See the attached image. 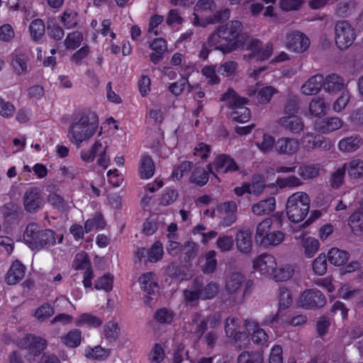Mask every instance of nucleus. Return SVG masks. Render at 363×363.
<instances>
[{"label":"nucleus","instance_id":"bb28decb","mask_svg":"<svg viewBox=\"0 0 363 363\" xmlns=\"http://www.w3.org/2000/svg\"><path fill=\"white\" fill-rule=\"evenodd\" d=\"M200 286V296L202 300H208L213 298L218 293V285L216 282L211 281L206 286H203L202 279L199 277Z\"/></svg>","mask_w":363,"mask_h":363},{"label":"nucleus","instance_id":"49530a36","mask_svg":"<svg viewBox=\"0 0 363 363\" xmlns=\"http://www.w3.org/2000/svg\"><path fill=\"white\" fill-rule=\"evenodd\" d=\"M299 110V99L296 96H289L284 112L287 116H296Z\"/></svg>","mask_w":363,"mask_h":363},{"label":"nucleus","instance_id":"5701e85b","mask_svg":"<svg viewBox=\"0 0 363 363\" xmlns=\"http://www.w3.org/2000/svg\"><path fill=\"white\" fill-rule=\"evenodd\" d=\"M275 206V199L274 197H269L253 204L252 211L256 216H263L274 211Z\"/></svg>","mask_w":363,"mask_h":363},{"label":"nucleus","instance_id":"5fc2aeb1","mask_svg":"<svg viewBox=\"0 0 363 363\" xmlns=\"http://www.w3.org/2000/svg\"><path fill=\"white\" fill-rule=\"evenodd\" d=\"M279 309H286L291 305L293 298L290 291L287 288L281 287L279 289Z\"/></svg>","mask_w":363,"mask_h":363},{"label":"nucleus","instance_id":"de8ad7c7","mask_svg":"<svg viewBox=\"0 0 363 363\" xmlns=\"http://www.w3.org/2000/svg\"><path fill=\"white\" fill-rule=\"evenodd\" d=\"M163 247L160 242H155L147 250V259L150 262H157L162 258Z\"/></svg>","mask_w":363,"mask_h":363},{"label":"nucleus","instance_id":"4468645a","mask_svg":"<svg viewBox=\"0 0 363 363\" xmlns=\"http://www.w3.org/2000/svg\"><path fill=\"white\" fill-rule=\"evenodd\" d=\"M278 124L286 131L293 134L300 133L304 128L303 120L296 116H286L277 121Z\"/></svg>","mask_w":363,"mask_h":363},{"label":"nucleus","instance_id":"dca6fc26","mask_svg":"<svg viewBox=\"0 0 363 363\" xmlns=\"http://www.w3.org/2000/svg\"><path fill=\"white\" fill-rule=\"evenodd\" d=\"M26 267L19 261L13 262L6 275V281L9 285L19 282L25 276Z\"/></svg>","mask_w":363,"mask_h":363},{"label":"nucleus","instance_id":"a878e982","mask_svg":"<svg viewBox=\"0 0 363 363\" xmlns=\"http://www.w3.org/2000/svg\"><path fill=\"white\" fill-rule=\"evenodd\" d=\"M349 257L350 255L347 251L337 248L330 249L327 256L328 261L335 266L345 264L347 262Z\"/></svg>","mask_w":363,"mask_h":363},{"label":"nucleus","instance_id":"09e8293b","mask_svg":"<svg viewBox=\"0 0 363 363\" xmlns=\"http://www.w3.org/2000/svg\"><path fill=\"white\" fill-rule=\"evenodd\" d=\"M327 257L320 254L313 262V270L317 275L323 276L327 272Z\"/></svg>","mask_w":363,"mask_h":363},{"label":"nucleus","instance_id":"79ce46f5","mask_svg":"<svg viewBox=\"0 0 363 363\" xmlns=\"http://www.w3.org/2000/svg\"><path fill=\"white\" fill-rule=\"evenodd\" d=\"M101 147V143L99 140L96 141L91 149L82 150L80 153L81 159L86 162H92Z\"/></svg>","mask_w":363,"mask_h":363},{"label":"nucleus","instance_id":"c756f323","mask_svg":"<svg viewBox=\"0 0 363 363\" xmlns=\"http://www.w3.org/2000/svg\"><path fill=\"white\" fill-rule=\"evenodd\" d=\"M155 172V164L150 156H145L140 160V175L142 179L150 178Z\"/></svg>","mask_w":363,"mask_h":363},{"label":"nucleus","instance_id":"f8f14e48","mask_svg":"<svg viewBox=\"0 0 363 363\" xmlns=\"http://www.w3.org/2000/svg\"><path fill=\"white\" fill-rule=\"evenodd\" d=\"M43 204V198L40 189L30 187L28 189L23 195V205L28 213L36 212Z\"/></svg>","mask_w":363,"mask_h":363},{"label":"nucleus","instance_id":"c9c22d12","mask_svg":"<svg viewBox=\"0 0 363 363\" xmlns=\"http://www.w3.org/2000/svg\"><path fill=\"white\" fill-rule=\"evenodd\" d=\"M29 30L33 40L37 41L41 38L45 34V24L43 20H33L29 26Z\"/></svg>","mask_w":363,"mask_h":363},{"label":"nucleus","instance_id":"2f4dec72","mask_svg":"<svg viewBox=\"0 0 363 363\" xmlns=\"http://www.w3.org/2000/svg\"><path fill=\"white\" fill-rule=\"evenodd\" d=\"M328 108L323 99L314 97L309 104V111L311 114L315 117H320L325 114L326 109Z\"/></svg>","mask_w":363,"mask_h":363},{"label":"nucleus","instance_id":"4d7b16f0","mask_svg":"<svg viewBox=\"0 0 363 363\" xmlns=\"http://www.w3.org/2000/svg\"><path fill=\"white\" fill-rule=\"evenodd\" d=\"M82 324H87L90 326L98 327L102 324V320L89 313H83L76 320V325L79 326Z\"/></svg>","mask_w":363,"mask_h":363},{"label":"nucleus","instance_id":"393cba45","mask_svg":"<svg viewBox=\"0 0 363 363\" xmlns=\"http://www.w3.org/2000/svg\"><path fill=\"white\" fill-rule=\"evenodd\" d=\"M245 325L248 332L252 330L251 340L254 343L257 345H263L267 342L268 335L262 328H257V330H255L256 325L254 321L251 320H245Z\"/></svg>","mask_w":363,"mask_h":363},{"label":"nucleus","instance_id":"338daca9","mask_svg":"<svg viewBox=\"0 0 363 363\" xmlns=\"http://www.w3.org/2000/svg\"><path fill=\"white\" fill-rule=\"evenodd\" d=\"M181 251L185 255V259H190L197 255L198 245L192 241H187L181 246Z\"/></svg>","mask_w":363,"mask_h":363},{"label":"nucleus","instance_id":"f257e3e1","mask_svg":"<svg viewBox=\"0 0 363 363\" xmlns=\"http://www.w3.org/2000/svg\"><path fill=\"white\" fill-rule=\"evenodd\" d=\"M246 34L239 21H231L218 26L208 38V44L223 53H230L245 48Z\"/></svg>","mask_w":363,"mask_h":363},{"label":"nucleus","instance_id":"58836bf2","mask_svg":"<svg viewBox=\"0 0 363 363\" xmlns=\"http://www.w3.org/2000/svg\"><path fill=\"white\" fill-rule=\"evenodd\" d=\"M110 354L109 349H104L101 346H96L94 348H89L85 351V355L87 358L104 360Z\"/></svg>","mask_w":363,"mask_h":363},{"label":"nucleus","instance_id":"603ef678","mask_svg":"<svg viewBox=\"0 0 363 363\" xmlns=\"http://www.w3.org/2000/svg\"><path fill=\"white\" fill-rule=\"evenodd\" d=\"M230 11L228 9L217 11L213 16L206 18V22H204L203 26L215 24L220 21H226L230 18Z\"/></svg>","mask_w":363,"mask_h":363},{"label":"nucleus","instance_id":"e2e57ef3","mask_svg":"<svg viewBox=\"0 0 363 363\" xmlns=\"http://www.w3.org/2000/svg\"><path fill=\"white\" fill-rule=\"evenodd\" d=\"M238 68V63L235 61H228L220 65L217 72L223 77H230L233 74Z\"/></svg>","mask_w":363,"mask_h":363},{"label":"nucleus","instance_id":"a211bd4d","mask_svg":"<svg viewBox=\"0 0 363 363\" xmlns=\"http://www.w3.org/2000/svg\"><path fill=\"white\" fill-rule=\"evenodd\" d=\"M323 89L325 91L333 94L341 91L345 87V82L342 77L337 74H330L323 78Z\"/></svg>","mask_w":363,"mask_h":363},{"label":"nucleus","instance_id":"9b49d317","mask_svg":"<svg viewBox=\"0 0 363 363\" xmlns=\"http://www.w3.org/2000/svg\"><path fill=\"white\" fill-rule=\"evenodd\" d=\"M286 45L295 52L302 53L308 48L310 40L303 33L295 30L286 35Z\"/></svg>","mask_w":363,"mask_h":363},{"label":"nucleus","instance_id":"052dcab7","mask_svg":"<svg viewBox=\"0 0 363 363\" xmlns=\"http://www.w3.org/2000/svg\"><path fill=\"white\" fill-rule=\"evenodd\" d=\"M77 12L65 11L61 17V21L65 28L69 29L77 26Z\"/></svg>","mask_w":363,"mask_h":363},{"label":"nucleus","instance_id":"f704fd0d","mask_svg":"<svg viewBox=\"0 0 363 363\" xmlns=\"http://www.w3.org/2000/svg\"><path fill=\"white\" fill-rule=\"evenodd\" d=\"M272 223V222L270 218H266L258 224L255 238V242L259 245L268 234Z\"/></svg>","mask_w":363,"mask_h":363},{"label":"nucleus","instance_id":"a18cd8bd","mask_svg":"<svg viewBox=\"0 0 363 363\" xmlns=\"http://www.w3.org/2000/svg\"><path fill=\"white\" fill-rule=\"evenodd\" d=\"M191 181L199 186H203L208 181V173L203 168L196 167L191 174Z\"/></svg>","mask_w":363,"mask_h":363},{"label":"nucleus","instance_id":"c03bdc74","mask_svg":"<svg viewBox=\"0 0 363 363\" xmlns=\"http://www.w3.org/2000/svg\"><path fill=\"white\" fill-rule=\"evenodd\" d=\"M284 235L281 231L277 230L272 233L269 232L260 245L264 247H267L269 245L275 246L280 244L284 240Z\"/></svg>","mask_w":363,"mask_h":363},{"label":"nucleus","instance_id":"b1692460","mask_svg":"<svg viewBox=\"0 0 363 363\" xmlns=\"http://www.w3.org/2000/svg\"><path fill=\"white\" fill-rule=\"evenodd\" d=\"M236 245L238 250L248 253L252 250V234L249 230H240L236 235Z\"/></svg>","mask_w":363,"mask_h":363},{"label":"nucleus","instance_id":"2eb2a0df","mask_svg":"<svg viewBox=\"0 0 363 363\" xmlns=\"http://www.w3.org/2000/svg\"><path fill=\"white\" fill-rule=\"evenodd\" d=\"M298 150V143L296 139L280 138L276 141L275 152L279 155H292Z\"/></svg>","mask_w":363,"mask_h":363},{"label":"nucleus","instance_id":"e433bc0d","mask_svg":"<svg viewBox=\"0 0 363 363\" xmlns=\"http://www.w3.org/2000/svg\"><path fill=\"white\" fill-rule=\"evenodd\" d=\"M104 332L106 339L112 342L118 338L120 328L117 323L109 321L104 326Z\"/></svg>","mask_w":363,"mask_h":363},{"label":"nucleus","instance_id":"8fccbe9b","mask_svg":"<svg viewBox=\"0 0 363 363\" xmlns=\"http://www.w3.org/2000/svg\"><path fill=\"white\" fill-rule=\"evenodd\" d=\"M106 222L101 214H96L94 218L88 219L84 225L86 233H89L93 229H102L105 227Z\"/></svg>","mask_w":363,"mask_h":363},{"label":"nucleus","instance_id":"c85d7f7f","mask_svg":"<svg viewBox=\"0 0 363 363\" xmlns=\"http://www.w3.org/2000/svg\"><path fill=\"white\" fill-rule=\"evenodd\" d=\"M199 284V277H196L193 280L191 285L188 289L183 291L185 301L192 303L197 301L199 299H201L199 291L200 286Z\"/></svg>","mask_w":363,"mask_h":363},{"label":"nucleus","instance_id":"f03ea898","mask_svg":"<svg viewBox=\"0 0 363 363\" xmlns=\"http://www.w3.org/2000/svg\"><path fill=\"white\" fill-rule=\"evenodd\" d=\"M99 125L97 115L89 110H82L72 115V123L68 129V137L77 147L90 139L96 133Z\"/></svg>","mask_w":363,"mask_h":363},{"label":"nucleus","instance_id":"6e6552de","mask_svg":"<svg viewBox=\"0 0 363 363\" xmlns=\"http://www.w3.org/2000/svg\"><path fill=\"white\" fill-rule=\"evenodd\" d=\"M300 306L306 309H318L326 303L323 293L316 289L305 290L299 298Z\"/></svg>","mask_w":363,"mask_h":363},{"label":"nucleus","instance_id":"cd10ccee","mask_svg":"<svg viewBox=\"0 0 363 363\" xmlns=\"http://www.w3.org/2000/svg\"><path fill=\"white\" fill-rule=\"evenodd\" d=\"M349 225L354 234H363V206L357 212L351 214L349 218Z\"/></svg>","mask_w":363,"mask_h":363},{"label":"nucleus","instance_id":"4c0bfd02","mask_svg":"<svg viewBox=\"0 0 363 363\" xmlns=\"http://www.w3.org/2000/svg\"><path fill=\"white\" fill-rule=\"evenodd\" d=\"M320 173V168L317 165L306 164L299 167L298 174L303 179H312L317 177Z\"/></svg>","mask_w":363,"mask_h":363},{"label":"nucleus","instance_id":"6e6d98bb","mask_svg":"<svg viewBox=\"0 0 363 363\" xmlns=\"http://www.w3.org/2000/svg\"><path fill=\"white\" fill-rule=\"evenodd\" d=\"M239 326V320L237 318H228L225 322V334L229 337L238 338L237 328Z\"/></svg>","mask_w":363,"mask_h":363},{"label":"nucleus","instance_id":"ea45409f","mask_svg":"<svg viewBox=\"0 0 363 363\" xmlns=\"http://www.w3.org/2000/svg\"><path fill=\"white\" fill-rule=\"evenodd\" d=\"M294 274V270L289 265L274 269V274L271 277L277 281H284L289 279Z\"/></svg>","mask_w":363,"mask_h":363},{"label":"nucleus","instance_id":"774afa93","mask_svg":"<svg viewBox=\"0 0 363 363\" xmlns=\"http://www.w3.org/2000/svg\"><path fill=\"white\" fill-rule=\"evenodd\" d=\"M234 240L232 236L223 235L217 240V246L221 252H228L233 249Z\"/></svg>","mask_w":363,"mask_h":363},{"label":"nucleus","instance_id":"72a5a7b5","mask_svg":"<svg viewBox=\"0 0 363 363\" xmlns=\"http://www.w3.org/2000/svg\"><path fill=\"white\" fill-rule=\"evenodd\" d=\"M62 340L67 346L73 348L77 347L81 343L82 333L78 329H72Z\"/></svg>","mask_w":363,"mask_h":363},{"label":"nucleus","instance_id":"7c9ffc66","mask_svg":"<svg viewBox=\"0 0 363 363\" xmlns=\"http://www.w3.org/2000/svg\"><path fill=\"white\" fill-rule=\"evenodd\" d=\"M362 144L359 136H351L342 139L339 142L340 150L345 152H353L357 150Z\"/></svg>","mask_w":363,"mask_h":363},{"label":"nucleus","instance_id":"bf43d9fd","mask_svg":"<svg viewBox=\"0 0 363 363\" xmlns=\"http://www.w3.org/2000/svg\"><path fill=\"white\" fill-rule=\"evenodd\" d=\"M346 167L347 164H343L332 174L330 182L333 188L337 189L342 184Z\"/></svg>","mask_w":363,"mask_h":363},{"label":"nucleus","instance_id":"1a4fd4ad","mask_svg":"<svg viewBox=\"0 0 363 363\" xmlns=\"http://www.w3.org/2000/svg\"><path fill=\"white\" fill-rule=\"evenodd\" d=\"M245 281L244 275L239 272H232L226 276L225 289L229 295H236V303H240L244 300V292L241 293Z\"/></svg>","mask_w":363,"mask_h":363},{"label":"nucleus","instance_id":"39448f33","mask_svg":"<svg viewBox=\"0 0 363 363\" xmlns=\"http://www.w3.org/2000/svg\"><path fill=\"white\" fill-rule=\"evenodd\" d=\"M221 100L228 101V106L233 109L231 117L235 122L243 123L250 119V111L244 106L248 102L247 99L239 96L233 89H229L223 94Z\"/></svg>","mask_w":363,"mask_h":363},{"label":"nucleus","instance_id":"423d86ee","mask_svg":"<svg viewBox=\"0 0 363 363\" xmlns=\"http://www.w3.org/2000/svg\"><path fill=\"white\" fill-rule=\"evenodd\" d=\"M335 44L340 50L348 48L355 39L351 24L345 20L338 21L335 26Z\"/></svg>","mask_w":363,"mask_h":363},{"label":"nucleus","instance_id":"69168bd1","mask_svg":"<svg viewBox=\"0 0 363 363\" xmlns=\"http://www.w3.org/2000/svg\"><path fill=\"white\" fill-rule=\"evenodd\" d=\"M53 314L54 310L50 304L45 303L37 308L35 313V316L38 320L43 321L52 316Z\"/></svg>","mask_w":363,"mask_h":363},{"label":"nucleus","instance_id":"f3484780","mask_svg":"<svg viewBox=\"0 0 363 363\" xmlns=\"http://www.w3.org/2000/svg\"><path fill=\"white\" fill-rule=\"evenodd\" d=\"M323 76L315 74L309 78L301 86L302 93L305 95H315L323 87Z\"/></svg>","mask_w":363,"mask_h":363},{"label":"nucleus","instance_id":"aec40b11","mask_svg":"<svg viewBox=\"0 0 363 363\" xmlns=\"http://www.w3.org/2000/svg\"><path fill=\"white\" fill-rule=\"evenodd\" d=\"M278 93V90L272 86H266L259 89L250 91V96H255L258 103L261 104H268L272 97Z\"/></svg>","mask_w":363,"mask_h":363},{"label":"nucleus","instance_id":"ddd939ff","mask_svg":"<svg viewBox=\"0 0 363 363\" xmlns=\"http://www.w3.org/2000/svg\"><path fill=\"white\" fill-rule=\"evenodd\" d=\"M253 267L262 274L271 277L272 274H274L277 262L272 255L262 254L254 262Z\"/></svg>","mask_w":363,"mask_h":363},{"label":"nucleus","instance_id":"0e129e2a","mask_svg":"<svg viewBox=\"0 0 363 363\" xmlns=\"http://www.w3.org/2000/svg\"><path fill=\"white\" fill-rule=\"evenodd\" d=\"M303 246L306 255L311 257L319 248V241L313 238H308L305 240Z\"/></svg>","mask_w":363,"mask_h":363},{"label":"nucleus","instance_id":"13d9d810","mask_svg":"<svg viewBox=\"0 0 363 363\" xmlns=\"http://www.w3.org/2000/svg\"><path fill=\"white\" fill-rule=\"evenodd\" d=\"M113 276L110 274H106L100 277L95 284V288L98 290L103 289L109 292L113 288Z\"/></svg>","mask_w":363,"mask_h":363},{"label":"nucleus","instance_id":"20e7f679","mask_svg":"<svg viewBox=\"0 0 363 363\" xmlns=\"http://www.w3.org/2000/svg\"><path fill=\"white\" fill-rule=\"evenodd\" d=\"M309 208L310 199L308 194L298 191L288 198L286 213L289 220L299 223L308 215Z\"/></svg>","mask_w":363,"mask_h":363},{"label":"nucleus","instance_id":"0eeeda50","mask_svg":"<svg viewBox=\"0 0 363 363\" xmlns=\"http://www.w3.org/2000/svg\"><path fill=\"white\" fill-rule=\"evenodd\" d=\"M245 46L247 50L252 51L247 55L249 59L256 57L257 61H264L269 59L272 55V44L267 43L263 46L262 41L257 38H250L246 35Z\"/></svg>","mask_w":363,"mask_h":363},{"label":"nucleus","instance_id":"680f3d73","mask_svg":"<svg viewBox=\"0 0 363 363\" xmlns=\"http://www.w3.org/2000/svg\"><path fill=\"white\" fill-rule=\"evenodd\" d=\"M256 144L261 151L267 152L272 150L273 148L275 149L276 141L272 136L268 134H264L262 140L257 142Z\"/></svg>","mask_w":363,"mask_h":363},{"label":"nucleus","instance_id":"3c124183","mask_svg":"<svg viewBox=\"0 0 363 363\" xmlns=\"http://www.w3.org/2000/svg\"><path fill=\"white\" fill-rule=\"evenodd\" d=\"M83 39V35L79 31L69 33L65 40V45L67 49L74 50L80 45Z\"/></svg>","mask_w":363,"mask_h":363},{"label":"nucleus","instance_id":"6ab92c4d","mask_svg":"<svg viewBox=\"0 0 363 363\" xmlns=\"http://www.w3.org/2000/svg\"><path fill=\"white\" fill-rule=\"evenodd\" d=\"M214 164L216 171L222 173H226L229 171L235 172L239 169L235 160L227 155L218 156L214 162Z\"/></svg>","mask_w":363,"mask_h":363},{"label":"nucleus","instance_id":"4be33fe9","mask_svg":"<svg viewBox=\"0 0 363 363\" xmlns=\"http://www.w3.org/2000/svg\"><path fill=\"white\" fill-rule=\"evenodd\" d=\"M142 290L148 295L154 294L157 289L158 286L155 279V274L153 272H146L143 274L138 279Z\"/></svg>","mask_w":363,"mask_h":363},{"label":"nucleus","instance_id":"a19ab883","mask_svg":"<svg viewBox=\"0 0 363 363\" xmlns=\"http://www.w3.org/2000/svg\"><path fill=\"white\" fill-rule=\"evenodd\" d=\"M238 363H263V357L257 352H242L238 357Z\"/></svg>","mask_w":363,"mask_h":363},{"label":"nucleus","instance_id":"473e14b6","mask_svg":"<svg viewBox=\"0 0 363 363\" xmlns=\"http://www.w3.org/2000/svg\"><path fill=\"white\" fill-rule=\"evenodd\" d=\"M347 164L346 170L350 177L357 179L363 176V161L359 159H354Z\"/></svg>","mask_w":363,"mask_h":363},{"label":"nucleus","instance_id":"412c9836","mask_svg":"<svg viewBox=\"0 0 363 363\" xmlns=\"http://www.w3.org/2000/svg\"><path fill=\"white\" fill-rule=\"evenodd\" d=\"M342 122L337 117L324 118L315 124V128L322 133H328L340 128Z\"/></svg>","mask_w":363,"mask_h":363},{"label":"nucleus","instance_id":"9d476101","mask_svg":"<svg viewBox=\"0 0 363 363\" xmlns=\"http://www.w3.org/2000/svg\"><path fill=\"white\" fill-rule=\"evenodd\" d=\"M18 346L27 350L30 354L38 356L45 349L47 341L40 337L27 335L18 342Z\"/></svg>","mask_w":363,"mask_h":363},{"label":"nucleus","instance_id":"864d4df0","mask_svg":"<svg viewBox=\"0 0 363 363\" xmlns=\"http://www.w3.org/2000/svg\"><path fill=\"white\" fill-rule=\"evenodd\" d=\"M265 180L260 174H255L252 177V183L250 184L251 194L258 196L265 188Z\"/></svg>","mask_w":363,"mask_h":363},{"label":"nucleus","instance_id":"37998d69","mask_svg":"<svg viewBox=\"0 0 363 363\" xmlns=\"http://www.w3.org/2000/svg\"><path fill=\"white\" fill-rule=\"evenodd\" d=\"M216 255V252L214 250H211L206 254V263L202 267V271L204 274H212L216 270L217 267Z\"/></svg>","mask_w":363,"mask_h":363},{"label":"nucleus","instance_id":"7ed1b4c3","mask_svg":"<svg viewBox=\"0 0 363 363\" xmlns=\"http://www.w3.org/2000/svg\"><path fill=\"white\" fill-rule=\"evenodd\" d=\"M23 239L32 249L48 248L56 242L55 232L51 229L40 230L34 223L26 228Z\"/></svg>","mask_w":363,"mask_h":363}]
</instances>
